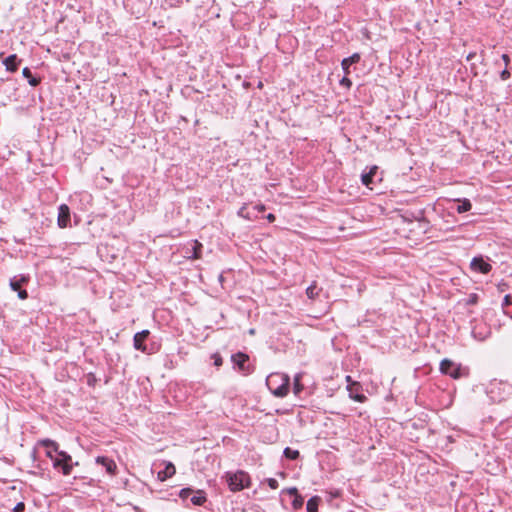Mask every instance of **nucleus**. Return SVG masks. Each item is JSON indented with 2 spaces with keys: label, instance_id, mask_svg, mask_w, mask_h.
I'll return each mask as SVG.
<instances>
[{
  "label": "nucleus",
  "instance_id": "nucleus-36",
  "mask_svg": "<svg viewBox=\"0 0 512 512\" xmlns=\"http://www.w3.org/2000/svg\"><path fill=\"white\" fill-rule=\"evenodd\" d=\"M511 303H512V302H511V297H510V295H506V296L504 297V305H509V304H511Z\"/></svg>",
  "mask_w": 512,
  "mask_h": 512
},
{
  "label": "nucleus",
  "instance_id": "nucleus-43",
  "mask_svg": "<svg viewBox=\"0 0 512 512\" xmlns=\"http://www.w3.org/2000/svg\"><path fill=\"white\" fill-rule=\"evenodd\" d=\"M249 334H250V335H254V334H255V329H253V328H252V329H250V330H249Z\"/></svg>",
  "mask_w": 512,
  "mask_h": 512
},
{
  "label": "nucleus",
  "instance_id": "nucleus-25",
  "mask_svg": "<svg viewBox=\"0 0 512 512\" xmlns=\"http://www.w3.org/2000/svg\"><path fill=\"white\" fill-rule=\"evenodd\" d=\"M16 59L17 56L15 54L9 55L3 60L2 64H15Z\"/></svg>",
  "mask_w": 512,
  "mask_h": 512
},
{
  "label": "nucleus",
  "instance_id": "nucleus-23",
  "mask_svg": "<svg viewBox=\"0 0 512 512\" xmlns=\"http://www.w3.org/2000/svg\"><path fill=\"white\" fill-rule=\"evenodd\" d=\"M201 248H202V244L199 243L198 241H194L193 256H192L193 259H199L200 258Z\"/></svg>",
  "mask_w": 512,
  "mask_h": 512
},
{
  "label": "nucleus",
  "instance_id": "nucleus-12",
  "mask_svg": "<svg viewBox=\"0 0 512 512\" xmlns=\"http://www.w3.org/2000/svg\"><path fill=\"white\" fill-rule=\"evenodd\" d=\"M321 501V498L319 496H313L310 498L307 502L306 509L308 512H317L318 511V505Z\"/></svg>",
  "mask_w": 512,
  "mask_h": 512
},
{
  "label": "nucleus",
  "instance_id": "nucleus-20",
  "mask_svg": "<svg viewBox=\"0 0 512 512\" xmlns=\"http://www.w3.org/2000/svg\"><path fill=\"white\" fill-rule=\"evenodd\" d=\"M360 60V55L354 53L352 56L342 59L340 64H355Z\"/></svg>",
  "mask_w": 512,
  "mask_h": 512
},
{
  "label": "nucleus",
  "instance_id": "nucleus-19",
  "mask_svg": "<svg viewBox=\"0 0 512 512\" xmlns=\"http://www.w3.org/2000/svg\"><path fill=\"white\" fill-rule=\"evenodd\" d=\"M284 455L288 459L295 460V459H297L299 457V451L298 450H293V449L287 447L284 450Z\"/></svg>",
  "mask_w": 512,
  "mask_h": 512
},
{
  "label": "nucleus",
  "instance_id": "nucleus-6",
  "mask_svg": "<svg viewBox=\"0 0 512 512\" xmlns=\"http://www.w3.org/2000/svg\"><path fill=\"white\" fill-rule=\"evenodd\" d=\"M70 222V209L66 204L59 206L57 224L60 228H66Z\"/></svg>",
  "mask_w": 512,
  "mask_h": 512
},
{
  "label": "nucleus",
  "instance_id": "nucleus-10",
  "mask_svg": "<svg viewBox=\"0 0 512 512\" xmlns=\"http://www.w3.org/2000/svg\"><path fill=\"white\" fill-rule=\"evenodd\" d=\"M359 388V383H352V385H348L349 395L355 401L363 403L367 400V397L364 394L358 392Z\"/></svg>",
  "mask_w": 512,
  "mask_h": 512
},
{
  "label": "nucleus",
  "instance_id": "nucleus-13",
  "mask_svg": "<svg viewBox=\"0 0 512 512\" xmlns=\"http://www.w3.org/2000/svg\"><path fill=\"white\" fill-rule=\"evenodd\" d=\"M22 74L28 80L31 86H36L39 83V78L33 76L30 69L27 66L24 67Z\"/></svg>",
  "mask_w": 512,
  "mask_h": 512
},
{
  "label": "nucleus",
  "instance_id": "nucleus-30",
  "mask_svg": "<svg viewBox=\"0 0 512 512\" xmlns=\"http://www.w3.org/2000/svg\"><path fill=\"white\" fill-rule=\"evenodd\" d=\"M340 83H341V85H343V86H345V87H347V88H349V87L351 86V84H352V83H351V80H350L348 77H346V76H344V77L341 79Z\"/></svg>",
  "mask_w": 512,
  "mask_h": 512
},
{
  "label": "nucleus",
  "instance_id": "nucleus-9",
  "mask_svg": "<svg viewBox=\"0 0 512 512\" xmlns=\"http://www.w3.org/2000/svg\"><path fill=\"white\" fill-rule=\"evenodd\" d=\"M176 473V468L173 463L165 462V469L163 471H159L157 474V479L161 482L166 481L168 478H171Z\"/></svg>",
  "mask_w": 512,
  "mask_h": 512
},
{
  "label": "nucleus",
  "instance_id": "nucleus-38",
  "mask_svg": "<svg viewBox=\"0 0 512 512\" xmlns=\"http://www.w3.org/2000/svg\"><path fill=\"white\" fill-rule=\"evenodd\" d=\"M255 209L259 212H262L265 210V206L263 204H260V205H256L255 206Z\"/></svg>",
  "mask_w": 512,
  "mask_h": 512
},
{
  "label": "nucleus",
  "instance_id": "nucleus-17",
  "mask_svg": "<svg viewBox=\"0 0 512 512\" xmlns=\"http://www.w3.org/2000/svg\"><path fill=\"white\" fill-rule=\"evenodd\" d=\"M205 501H206V497H205L203 491H197V495H195L191 498V502L197 506L202 505Z\"/></svg>",
  "mask_w": 512,
  "mask_h": 512
},
{
  "label": "nucleus",
  "instance_id": "nucleus-31",
  "mask_svg": "<svg viewBox=\"0 0 512 512\" xmlns=\"http://www.w3.org/2000/svg\"><path fill=\"white\" fill-rule=\"evenodd\" d=\"M25 508V505L23 502H19L13 509V512H22Z\"/></svg>",
  "mask_w": 512,
  "mask_h": 512
},
{
  "label": "nucleus",
  "instance_id": "nucleus-26",
  "mask_svg": "<svg viewBox=\"0 0 512 512\" xmlns=\"http://www.w3.org/2000/svg\"><path fill=\"white\" fill-rule=\"evenodd\" d=\"M192 493V489L190 488H183L180 493H179V496L182 498V499H186L190 494Z\"/></svg>",
  "mask_w": 512,
  "mask_h": 512
},
{
  "label": "nucleus",
  "instance_id": "nucleus-28",
  "mask_svg": "<svg viewBox=\"0 0 512 512\" xmlns=\"http://www.w3.org/2000/svg\"><path fill=\"white\" fill-rule=\"evenodd\" d=\"M267 483L271 489H277L278 488V482L274 478H268Z\"/></svg>",
  "mask_w": 512,
  "mask_h": 512
},
{
  "label": "nucleus",
  "instance_id": "nucleus-32",
  "mask_svg": "<svg viewBox=\"0 0 512 512\" xmlns=\"http://www.w3.org/2000/svg\"><path fill=\"white\" fill-rule=\"evenodd\" d=\"M18 297L22 300L26 299L28 297V294H27V291L26 290H19L18 291Z\"/></svg>",
  "mask_w": 512,
  "mask_h": 512
},
{
  "label": "nucleus",
  "instance_id": "nucleus-41",
  "mask_svg": "<svg viewBox=\"0 0 512 512\" xmlns=\"http://www.w3.org/2000/svg\"><path fill=\"white\" fill-rule=\"evenodd\" d=\"M349 65H346V66H343V70L345 71L346 74L349 73L348 69H349Z\"/></svg>",
  "mask_w": 512,
  "mask_h": 512
},
{
  "label": "nucleus",
  "instance_id": "nucleus-22",
  "mask_svg": "<svg viewBox=\"0 0 512 512\" xmlns=\"http://www.w3.org/2000/svg\"><path fill=\"white\" fill-rule=\"evenodd\" d=\"M303 503H304L303 497L298 494V495L294 496V500L292 501V507L295 510H298L303 506Z\"/></svg>",
  "mask_w": 512,
  "mask_h": 512
},
{
  "label": "nucleus",
  "instance_id": "nucleus-24",
  "mask_svg": "<svg viewBox=\"0 0 512 512\" xmlns=\"http://www.w3.org/2000/svg\"><path fill=\"white\" fill-rule=\"evenodd\" d=\"M372 178L368 173H363L362 176H361V181L363 183V185H365L366 187H369L370 184L372 183Z\"/></svg>",
  "mask_w": 512,
  "mask_h": 512
},
{
  "label": "nucleus",
  "instance_id": "nucleus-1",
  "mask_svg": "<svg viewBox=\"0 0 512 512\" xmlns=\"http://www.w3.org/2000/svg\"><path fill=\"white\" fill-rule=\"evenodd\" d=\"M289 383V376L283 373H272L266 379L267 387L277 397H284L288 394Z\"/></svg>",
  "mask_w": 512,
  "mask_h": 512
},
{
  "label": "nucleus",
  "instance_id": "nucleus-29",
  "mask_svg": "<svg viewBox=\"0 0 512 512\" xmlns=\"http://www.w3.org/2000/svg\"><path fill=\"white\" fill-rule=\"evenodd\" d=\"M283 492L291 495V496H296L298 495V490L296 487H290V488H286L283 490Z\"/></svg>",
  "mask_w": 512,
  "mask_h": 512
},
{
  "label": "nucleus",
  "instance_id": "nucleus-44",
  "mask_svg": "<svg viewBox=\"0 0 512 512\" xmlns=\"http://www.w3.org/2000/svg\"><path fill=\"white\" fill-rule=\"evenodd\" d=\"M471 57H472V54L470 53L467 55L466 59L469 61V60H471Z\"/></svg>",
  "mask_w": 512,
  "mask_h": 512
},
{
  "label": "nucleus",
  "instance_id": "nucleus-2",
  "mask_svg": "<svg viewBox=\"0 0 512 512\" xmlns=\"http://www.w3.org/2000/svg\"><path fill=\"white\" fill-rule=\"evenodd\" d=\"M226 481L229 489L232 492H238L247 488L251 484V479L248 473L245 471L239 470L235 473H227Z\"/></svg>",
  "mask_w": 512,
  "mask_h": 512
},
{
  "label": "nucleus",
  "instance_id": "nucleus-40",
  "mask_svg": "<svg viewBox=\"0 0 512 512\" xmlns=\"http://www.w3.org/2000/svg\"><path fill=\"white\" fill-rule=\"evenodd\" d=\"M502 59H503V61L505 62V64H508V63H509V60H510V59H509V56H508L507 54H503V55H502Z\"/></svg>",
  "mask_w": 512,
  "mask_h": 512
},
{
  "label": "nucleus",
  "instance_id": "nucleus-21",
  "mask_svg": "<svg viewBox=\"0 0 512 512\" xmlns=\"http://www.w3.org/2000/svg\"><path fill=\"white\" fill-rule=\"evenodd\" d=\"M300 380H301V374H297L294 377V393L296 395L299 394L303 389V386L301 385Z\"/></svg>",
  "mask_w": 512,
  "mask_h": 512
},
{
  "label": "nucleus",
  "instance_id": "nucleus-14",
  "mask_svg": "<svg viewBox=\"0 0 512 512\" xmlns=\"http://www.w3.org/2000/svg\"><path fill=\"white\" fill-rule=\"evenodd\" d=\"M320 289L317 287L316 282H313L307 289L306 295L309 299H315L319 294Z\"/></svg>",
  "mask_w": 512,
  "mask_h": 512
},
{
  "label": "nucleus",
  "instance_id": "nucleus-18",
  "mask_svg": "<svg viewBox=\"0 0 512 512\" xmlns=\"http://www.w3.org/2000/svg\"><path fill=\"white\" fill-rule=\"evenodd\" d=\"M27 280L28 279L26 277H21L20 280H11L10 287L13 291H19L21 284L27 282Z\"/></svg>",
  "mask_w": 512,
  "mask_h": 512
},
{
  "label": "nucleus",
  "instance_id": "nucleus-34",
  "mask_svg": "<svg viewBox=\"0 0 512 512\" xmlns=\"http://www.w3.org/2000/svg\"><path fill=\"white\" fill-rule=\"evenodd\" d=\"M509 76H510V73L508 72V70H506V69H505V70H503V71L501 72V78H502V80H506V79H508V78H509Z\"/></svg>",
  "mask_w": 512,
  "mask_h": 512
},
{
  "label": "nucleus",
  "instance_id": "nucleus-42",
  "mask_svg": "<svg viewBox=\"0 0 512 512\" xmlns=\"http://www.w3.org/2000/svg\"><path fill=\"white\" fill-rule=\"evenodd\" d=\"M346 381H347L348 383H351V384L353 383V382H352V380H351V376H346Z\"/></svg>",
  "mask_w": 512,
  "mask_h": 512
},
{
  "label": "nucleus",
  "instance_id": "nucleus-37",
  "mask_svg": "<svg viewBox=\"0 0 512 512\" xmlns=\"http://www.w3.org/2000/svg\"><path fill=\"white\" fill-rule=\"evenodd\" d=\"M6 67H7V70L10 72H15L18 69V66H14V65L6 66Z\"/></svg>",
  "mask_w": 512,
  "mask_h": 512
},
{
  "label": "nucleus",
  "instance_id": "nucleus-11",
  "mask_svg": "<svg viewBox=\"0 0 512 512\" xmlns=\"http://www.w3.org/2000/svg\"><path fill=\"white\" fill-rule=\"evenodd\" d=\"M248 359V355L241 352L232 356V361L238 366L239 370L242 372L247 371L245 364L248 361Z\"/></svg>",
  "mask_w": 512,
  "mask_h": 512
},
{
  "label": "nucleus",
  "instance_id": "nucleus-8",
  "mask_svg": "<svg viewBox=\"0 0 512 512\" xmlns=\"http://www.w3.org/2000/svg\"><path fill=\"white\" fill-rule=\"evenodd\" d=\"M96 463L102 465L110 475L116 474L117 465L113 459L104 456H98Z\"/></svg>",
  "mask_w": 512,
  "mask_h": 512
},
{
  "label": "nucleus",
  "instance_id": "nucleus-15",
  "mask_svg": "<svg viewBox=\"0 0 512 512\" xmlns=\"http://www.w3.org/2000/svg\"><path fill=\"white\" fill-rule=\"evenodd\" d=\"M460 204L457 206L456 211L458 213H464L471 209L472 205L468 199L458 200Z\"/></svg>",
  "mask_w": 512,
  "mask_h": 512
},
{
  "label": "nucleus",
  "instance_id": "nucleus-5",
  "mask_svg": "<svg viewBox=\"0 0 512 512\" xmlns=\"http://www.w3.org/2000/svg\"><path fill=\"white\" fill-rule=\"evenodd\" d=\"M470 267L475 272L487 274L491 271L492 266L485 262L482 257H474L470 263Z\"/></svg>",
  "mask_w": 512,
  "mask_h": 512
},
{
  "label": "nucleus",
  "instance_id": "nucleus-7",
  "mask_svg": "<svg viewBox=\"0 0 512 512\" xmlns=\"http://www.w3.org/2000/svg\"><path fill=\"white\" fill-rule=\"evenodd\" d=\"M149 334H150L149 330H143L134 335L133 343H134V348L136 350L146 352L147 348L144 345V341L147 339Z\"/></svg>",
  "mask_w": 512,
  "mask_h": 512
},
{
  "label": "nucleus",
  "instance_id": "nucleus-35",
  "mask_svg": "<svg viewBox=\"0 0 512 512\" xmlns=\"http://www.w3.org/2000/svg\"><path fill=\"white\" fill-rule=\"evenodd\" d=\"M378 167L377 166H372L369 170V172H367L371 177H373L377 171Z\"/></svg>",
  "mask_w": 512,
  "mask_h": 512
},
{
  "label": "nucleus",
  "instance_id": "nucleus-3",
  "mask_svg": "<svg viewBox=\"0 0 512 512\" xmlns=\"http://www.w3.org/2000/svg\"><path fill=\"white\" fill-rule=\"evenodd\" d=\"M52 452V449H48L46 451V455L53 461L54 467H61L63 474L69 475L72 470V465L70 464V462L72 461L71 456L64 451H59L58 455L60 458H54Z\"/></svg>",
  "mask_w": 512,
  "mask_h": 512
},
{
  "label": "nucleus",
  "instance_id": "nucleus-4",
  "mask_svg": "<svg viewBox=\"0 0 512 512\" xmlns=\"http://www.w3.org/2000/svg\"><path fill=\"white\" fill-rule=\"evenodd\" d=\"M440 371L454 379H458L463 375L461 365L454 363L450 359H443L441 361Z\"/></svg>",
  "mask_w": 512,
  "mask_h": 512
},
{
  "label": "nucleus",
  "instance_id": "nucleus-16",
  "mask_svg": "<svg viewBox=\"0 0 512 512\" xmlns=\"http://www.w3.org/2000/svg\"><path fill=\"white\" fill-rule=\"evenodd\" d=\"M38 445L47 447L48 449H52L55 452H58V444L50 439H43L38 441Z\"/></svg>",
  "mask_w": 512,
  "mask_h": 512
},
{
  "label": "nucleus",
  "instance_id": "nucleus-27",
  "mask_svg": "<svg viewBox=\"0 0 512 512\" xmlns=\"http://www.w3.org/2000/svg\"><path fill=\"white\" fill-rule=\"evenodd\" d=\"M245 211H246V206L241 207L238 211V215L245 219H251V216L249 215V213H246Z\"/></svg>",
  "mask_w": 512,
  "mask_h": 512
},
{
  "label": "nucleus",
  "instance_id": "nucleus-39",
  "mask_svg": "<svg viewBox=\"0 0 512 512\" xmlns=\"http://www.w3.org/2000/svg\"><path fill=\"white\" fill-rule=\"evenodd\" d=\"M266 218L269 222H273L275 220V216L272 213L268 214Z\"/></svg>",
  "mask_w": 512,
  "mask_h": 512
},
{
  "label": "nucleus",
  "instance_id": "nucleus-33",
  "mask_svg": "<svg viewBox=\"0 0 512 512\" xmlns=\"http://www.w3.org/2000/svg\"><path fill=\"white\" fill-rule=\"evenodd\" d=\"M214 364L220 366L222 364V358L219 355H214Z\"/></svg>",
  "mask_w": 512,
  "mask_h": 512
}]
</instances>
